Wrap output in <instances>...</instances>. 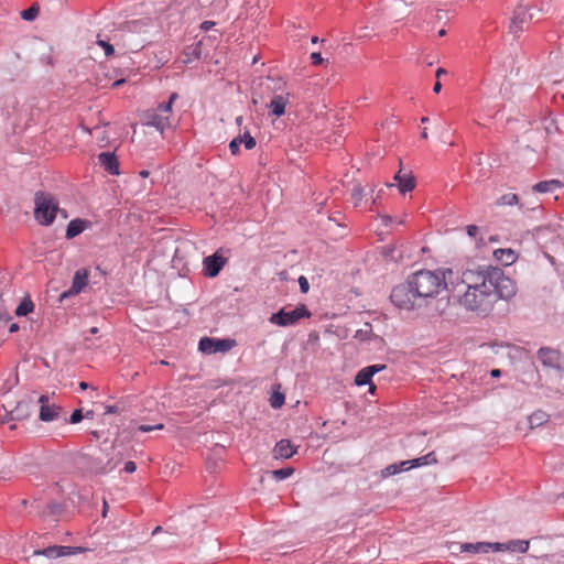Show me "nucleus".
<instances>
[{
  "instance_id": "nucleus-1",
  "label": "nucleus",
  "mask_w": 564,
  "mask_h": 564,
  "mask_svg": "<svg viewBox=\"0 0 564 564\" xmlns=\"http://www.w3.org/2000/svg\"><path fill=\"white\" fill-rule=\"evenodd\" d=\"M453 271L433 272L419 270L408 276L404 283L394 286L390 300L400 310L413 311L426 304L427 299L436 296L441 288H446V276Z\"/></svg>"
},
{
  "instance_id": "nucleus-2",
  "label": "nucleus",
  "mask_w": 564,
  "mask_h": 564,
  "mask_svg": "<svg viewBox=\"0 0 564 564\" xmlns=\"http://www.w3.org/2000/svg\"><path fill=\"white\" fill-rule=\"evenodd\" d=\"M59 207L57 200L48 193L39 191L34 195V218L42 226H50L56 218Z\"/></svg>"
},
{
  "instance_id": "nucleus-3",
  "label": "nucleus",
  "mask_w": 564,
  "mask_h": 564,
  "mask_svg": "<svg viewBox=\"0 0 564 564\" xmlns=\"http://www.w3.org/2000/svg\"><path fill=\"white\" fill-rule=\"evenodd\" d=\"M495 296V293H491L489 288H484L479 291H466L460 297V303L469 311L488 315L496 303Z\"/></svg>"
},
{
  "instance_id": "nucleus-4",
  "label": "nucleus",
  "mask_w": 564,
  "mask_h": 564,
  "mask_svg": "<svg viewBox=\"0 0 564 564\" xmlns=\"http://www.w3.org/2000/svg\"><path fill=\"white\" fill-rule=\"evenodd\" d=\"M489 290L495 293V301L509 300L516 295V283L505 275L502 269L492 267L491 275H489Z\"/></svg>"
},
{
  "instance_id": "nucleus-5",
  "label": "nucleus",
  "mask_w": 564,
  "mask_h": 564,
  "mask_svg": "<svg viewBox=\"0 0 564 564\" xmlns=\"http://www.w3.org/2000/svg\"><path fill=\"white\" fill-rule=\"evenodd\" d=\"M492 265H478L476 269H467L462 274V282L466 284V291H479L484 288H490L489 275H491Z\"/></svg>"
},
{
  "instance_id": "nucleus-6",
  "label": "nucleus",
  "mask_w": 564,
  "mask_h": 564,
  "mask_svg": "<svg viewBox=\"0 0 564 564\" xmlns=\"http://www.w3.org/2000/svg\"><path fill=\"white\" fill-rule=\"evenodd\" d=\"M310 316L311 312L307 310L306 305L300 304L292 311H286L285 308L279 310L271 314L269 322L281 327H286L295 325L301 318H308Z\"/></svg>"
},
{
  "instance_id": "nucleus-7",
  "label": "nucleus",
  "mask_w": 564,
  "mask_h": 564,
  "mask_svg": "<svg viewBox=\"0 0 564 564\" xmlns=\"http://www.w3.org/2000/svg\"><path fill=\"white\" fill-rule=\"evenodd\" d=\"M237 345L231 338L203 337L198 343V349L205 355L227 352Z\"/></svg>"
},
{
  "instance_id": "nucleus-8",
  "label": "nucleus",
  "mask_w": 564,
  "mask_h": 564,
  "mask_svg": "<svg viewBox=\"0 0 564 564\" xmlns=\"http://www.w3.org/2000/svg\"><path fill=\"white\" fill-rule=\"evenodd\" d=\"M74 465L89 475H105L104 463L100 458L86 453H77L73 458Z\"/></svg>"
},
{
  "instance_id": "nucleus-9",
  "label": "nucleus",
  "mask_w": 564,
  "mask_h": 564,
  "mask_svg": "<svg viewBox=\"0 0 564 564\" xmlns=\"http://www.w3.org/2000/svg\"><path fill=\"white\" fill-rule=\"evenodd\" d=\"M225 252L226 251L223 248H220L213 254L204 258L203 265L205 276L215 278L220 273L224 265L228 261V258L225 256Z\"/></svg>"
},
{
  "instance_id": "nucleus-10",
  "label": "nucleus",
  "mask_w": 564,
  "mask_h": 564,
  "mask_svg": "<svg viewBox=\"0 0 564 564\" xmlns=\"http://www.w3.org/2000/svg\"><path fill=\"white\" fill-rule=\"evenodd\" d=\"M538 358L543 367L554 369L560 373L564 371V358L558 350L542 347L538 350Z\"/></svg>"
},
{
  "instance_id": "nucleus-11",
  "label": "nucleus",
  "mask_w": 564,
  "mask_h": 564,
  "mask_svg": "<svg viewBox=\"0 0 564 564\" xmlns=\"http://www.w3.org/2000/svg\"><path fill=\"white\" fill-rule=\"evenodd\" d=\"M85 549L80 546H65V545H52L43 550H36L33 552L32 557L39 558L41 556L47 560L57 558L62 556L74 555L84 552Z\"/></svg>"
},
{
  "instance_id": "nucleus-12",
  "label": "nucleus",
  "mask_w": 564,
  "mask_h": 564,
  "mask_svg": "<svg viewBox=\"0 0 564 564\" xmlns=\"http://www.w3.org/2000/svg\"><path fill=\"white\" fill-rule=\"evenodd\" d=\"M88 282V272L85 269L77 270L74 274L72 286L63 292L59 297L58 302L64 303L66 300L79 294L83 289L87 285Z\"/></svg>"
},
{
  "instance_id": "nucleus-13",
  "label": "nucleus",
  "mask_w": 564,
  "mask_h": 564,
  "mask_svg": "<svg viewBox=\"0 0 564 564\" xmlns=\"http://www.w3.org/2000/svg\"><path fill=\"white\" fill-rule=\"evenodd\" d=\"M532 19L533 14L529 12L528 6L519 4L513 11V17L509 26L510 32L514 34V36H518V33L523 30V24Z\"/></svg>"
},
{
  "instance_id": "nucleus-14",
  "label": "nucleus",
  "mask_w": 564,
  "mask_h": 564,
  "mask_svg": "<svg viewBox=\"0 0 564 564\" xmlns=\"http://www.w3.org/2000/svg\"><path fill=\"white\" fill-rule=\"evenodd\" d=\"M33 405V398L31 395H28L24 399L20 400L12 410L7 411V416L10 420L15 421L25 420L30 416Z\"/></svg>"
},
{
  "instance_id": "nucleus-15",
  "label": "nucleus",
  "mask_w": 564,
  "mask_h": 564,
  "mask_svg": "<svg viewBox=\"0 0 564 564\" xmlns=\"http://www.w3.org/2000/svg\"><path fill=\"white\" fill-rule=\"evenodd\" d=\"M519 380L527 386H540L541 376L533 361L524 362L523 370Z\"/></svg>"
},
{
  "instance_id": "nucleus-16",
  "label": "nucleus",
  "mask_w": 564,
  "mask_h": 564,
  "mask_svg": "<svg viewBox=\"0 0 564 564\" xmlns=\"http://www.w3.org/2000/svg\"><path fill=\"white\" fill-rule=\"evenodd\" d=\"M297 447L290 440L283 438L279 441L273 448V456L276 459L291 458L296 453Z\"/></svg>"
},
{
  "instance_id": "nucleus-17",
  "label": "nucleus",
  "mask_w": 564,
  "mask_h": 564,
  "mask_svg": "<svg viewBox=\"0 0 564 564\" xmlns=\"http://www.w3.org/2000/svg\"><path fill=\"white\" fill-rule=\"evenodd\" d=\"M393 181L397 183L399 192L402 195H405L408 192H412L415 188V178L412 173L402 174V170H400L394 175Z\"/></svg>"
},
{
  "instance_id": "nucleus-18",
  "label": "nucleus",
  "mask_w": 564,
  "mask_h": 564,
  "mask_svg": "<svg viewBox=\"0 0 564 564\" xmlns=\"http://www.w3.org/2000/svg\"><path fill=\"white\" fill-rule=\"evenodd\" d=\"M144 124L163 132L165 128L170 127V119L167 116L151 111L147 113Z\"/></svg>"
},
{
  "instance_id": "nucleus-19",
  "label": "nucleus",
  "mask_w": 564,
  "mask_h": 564,
  "mask_svg": "<svg viewBox=\"0 0 564 564\" xmlns=\"http://www.w3.org/2000/svg\"><path fill=\"white\" fill-rule=\"evenodd\" d=\"M98 160L100 164L104 166L105 171H107L109 174H119V162L115 153L101 152L98 155Z\"/></svg>"
},
{
  "instance_id": "nucleus-20",
  "label": "nucleus",
  "mask_w": 564,
  "mask_h": 564,
  "mask_svg": "<svg viewBox=\"0 0 564 564\" xmlns=\"http://www.w3.org/2000/svg\"><path fill=\"white\" fill-rule=\"evenodd\" d=\"M62 408L55 404L40 406L39 419L43 422H52L58 419Z\"/></svg>"
},
{
  "instance_id": "nucleus-21",
  "label": "nucleus",
  "mask_w": 564,
  "mask_h": 564,
  "mask_svg": "<svg viewBox=\"0 0 564 564\" xmlns=\"http://www.w3.org/2000/svg\"><path fill=\"white\" fill-rule=\"evenodd\" d=\"M562 186L563 183L558 180H547L536 183L532 191L536 193H553Z\"/></svg>"
},
{
  "instance_id": "nucleus-22",
  "label": "nucleus",
  "mask_w": 564,
  "mask_h": 564,
  "mask_svg": "<svg viewBox=\"0 0 564 564\" xmlns=\"http://www.w3.org/2000/svg\"><path fill=\"white\" fill-rule=\"evenodd\" d=\"M86 220L79 218L70 220L67 225L65 237L67 239H73L80 235L86 229Z\"/></svg>"
},
{
  "instance_id": "nucleus-23",
  "label": "nucleus",
  "mask_w": 564,
  "mask_h": 564,
  "mask_svg": "<svg viewBox=\"0 0 564 564\" xmlns=\"http://www.w3.org/2000/svg\"><path fill=\"white\" fill-rule=\"evenodd\" d=\"M406 463H408L406 469H412V468H416V467H421V466L436 464L437 459H436L435 453L430 452L424 456L406 460Z\"/></svg>"
},
{
  "instance_id": "nucleus-24",
  "label": "nucleus",
  "mask_w": 564,
  "mask_h": 564,
  "mask_svg": "<svg viewBox=\"0 0 564 564\" xmlns=\"http://www.w3.org/2000/svg\"><path fill=\"white\" fill-rule=\"evenodd\" d=\"M494 257L505 265L512 264L518 258L517 253L512 249H497L494 251Z\"/></svg>"
},
{
  "instance_id": "nucleus-25",
  "label": "nucleus",
  "mask_w": 564,
  "mask_h": 564,
  "mask_svg": "<svg viewBox=\"0 0 564 564\" xmlns=\"http://www.w3.org/2000/svg\"><path fill=\"white\" fill-rule=\"evenodd\" d=\"M286 99L281 95H275L269 107L271 108V112L275 117H281L285 112Z\"/></svg>"
},
{
  "instance_id": "nucleus-26",
  "label": "nucleus",
  "mask_w": 564,
  "mask_h": 564,
  "mask_svg": "<svg viewBox=\"0 0 564 564\" xmlns=\"http://www.w3.org/2000/svg\"><path fill=\"white\" fill-rule=\"evenodd\" d=\"M488 546L486 542L462 543L458 545V549L462 553H487Z\"/></svg>"
},
{
  "instance_id": "nucleus-27",
  "label": "nucleus",
  "mask_w": 564,
  "mask_h": 564,
  "mask_svg": "<svg viewBox=\"0 0 564 564\" xmlns=\"http://www.w3.org/2000/svg\"><path fill=\"white\" fill-rule=\"evenodd\" d=\"M530 542L528 540H510L506 542V551L516 553L528 552Z\"/></svg>"
},
{
  "instance_id": "nucleus-28",
  "label": "nucleus",
  "mask_w": 564,
  "mask_h": 564,
  "mask_svg": "<svg viewBox=\"0 0 564 564\" xmlns=\"http://www.w3.org/2000/svg\"><path fill=\"white\" fill-rule=\"evenodd\" d=\"M406 467H408L406 460L391 464L381 470V477L388 478L390 476L397 475L403 470H408Z\"/></svg>"
},
{
  "instance_id": "nucleus-29",
  "label": "nucleus",
  "mask_w": 564,
  "mask_h": 564,
  "mask_svg": "<svg viewBox=\"0 0 564 564\" xmlns=\"http://www.w3.org/2000/svg\"><path fill=\"white\" fill-rule=\"evenodd\" d=\"M64 510L62 503L57 501H51L47 506L41 511L42 517H53L54 519L59 516Z\"/></svg>"
},
{
  "instance_id": "nucleus-30",
  "label": "nucleus",
  "mask_w": 564,
  "mask_h": 564,
  "mask_svg": "<svg viewBox=\"0 0 564 564\" xmlns=\"http://www.w3.org/2000/svg\"><path fill=\"white\" fill-rule=\"evenodd\" d=\"M372 377L369 375V372L366 370V368H362L359 370L355 377V383L359 387L369 384L370 389L369 391L373 393L375 386L371 383Z\"/></svg>"
},
{
  "instance_id": "nucleus-31",
  "label": "nucleus",
  "mask_w": 564,
  "mask_h": 564,
  "mask_svg": "<svg viewBox=\"0 0 564 564\" xmlns=\"http://www.w3.org/2000/svg\"><path fill=\"white\" fill-rule=\"evenodd\" d=\"M33 310L34 303L30 297H24L15 308V314L18 316H26L29 313L33 312Z\"/></svg>"
},
{
  "instance_id": "nucleus-32",
  "label": "nucleus",
  "mask_w": 564,
  "mask_h": 564,
  "mask_svg": "<svg viewBox=\"0 0 564 564\" xmlns=\"http://www.w3.org/2000/svg\"><path fill=\"white\" fill-rule=\"evenodd\" d=\"M549 415L543 411H536L529 416L530 427H538L543 423L547 422Z\"/></svg>"
},
{
  "instance_id": "nucleus-33",
  "label": "nucleus",
  "mask_w": 564,
  "mask_h": 564,
  "mask_svg": "<svg viewBox=\"0 0 564 564\" xmlns=\"http://www.w3.org/2000/svg\"><path fill=\"white\" fill-rule=\"evenodd\" d=\"M267 473L270 474L276 480H284L293 475L294 468L285 467V468H280V469H275L272 471H267Z\"/></svg>"
},
{
  "instance_id": "nucleus-34",
  "label": "nucleus",
  "mask_w": 564,
  "mask_h": 564,
  "mask_svg": "<svg viewBox=\"0 0 564 564\" xmlns=\"http://www.w3.org/2000/svg\"><path fill=\"white\" fill-rule=\"evenodd\" d=\"M372 335V326L369 323H365L364 327L358 329L355 334V338L360 341H366L371 338Z\"/></svg>"
},
{
  "instance_id": "nucleus-35",
  "label": "nucleus",
  "mask_w": 564,
  "mask_h": 564,
  "mask_svg": "<svg viewBox=\"0 0 564 564\" xmlns=\"http://www.w3.org/2000/svg\"><path fill=\"white\" fill-rule=\"evenodd\" d=\"M19 383V375L15 372L12 378H8L2 386L0 387V393L1 394H8L13 387H15Z\"/></svg>"
},
{
  "instance_id": "nucleus-36",
  "label": "nucleus",
  "mask_w": 564,
  "mask_h": 564,
  "mask_svg": "<svg viewBox=\"0 0 564 564\" xmlns=\"http://www.w3.org/2000/svg\"><path fill=\"white\" fill-rule=\"evenodd\" d=\"M498 206H512L518 204V196L512 193H508L502 195L498 200L496 202Z\"/></svg>"
},
{
  "instance_id": "nucleus-37",
  "label": "nucleus",
  "mask_w": 564,
  "mask_h": 564,
  "mask_svg": "<svg viewBox=\"0 0 564 564\" xmlns=\"http://www.w3.org/2000/svg\"><path fill=\"white\" fill-rule=\"evenodd\" d=\"M121 460H122V455L118 454L116 456L110 457L106 463H104L105 475L109 474L115 468H117V466L121 463Z\"/></svg>"
},
{
  "instance_id": "nucleus-38",
  "label": "nucleus",
  "mask_w": 564,
  "mask_h": 564,
  "mask_svg": "<svg viewBox=\"0 0 564 564\" xmlns=\"http://www.w3.org/2000/svg\"><path fill=\"white\" fill-rule=\"evenodd\" d=\"M117 39V33L113 34L112 37H110L108 41L107 40H101L98 37L97 40V45H99L100 47H102L105 50V54L106 56H111L115 54V47L112 44L109 43L110 40H116Z\"/></svg>"
},
{
  "instance_id": "nucleus-39",
  "label": "nucleus",
  "mask_w": 564,
  "mask_h": 564,
  "mask_svg": "<svg viewBox=\"0 0 564 564\" xmlns=\"http://www.w3.org/2000/svg\"><path fill=\"white\" fill-rule=\"evenodd\" d=\"M284 401H285L284 394L279 391L273 392L272 395L270 397V405L273 409L281 408L284 404Z\"/></svg>"
},
{
  "instance_id": "nucleus-40",
  "label": "nucleus",
  "mask_w": 564,
  "mask_h": 564,
  "mask_svg": "<svg viewBox=\"0 0 564 564\" xmlns=\"http://www.w3.org/2000/svg\"><path fill=\"white\" fill-rule=\"evenodd\" d=\"M39 14V7L33 4L21 12V18L25 21H33Z\"/></svg>"
},
{
  "instance_id": "nucleus-41",
  "label": "nucleus",
  "mask_w": 564,
  "mask_h": 564,
  "mask_svg": "<svg viewBox=\"0 0 564 564\" xmlns=\"http://www.w3.org/2000/svg\"><path fill=\"white\" fill-rule=\"evenodd\" d=\"M143 25L142 21L134 20V21H128L121 24L120 30L124 32H135Z\"/></svg>"
},
{
  "instance_id": "nucleus-42",
  "label": "nucleus",
  "mask_w": 564,
  "mask_h": 564,
  "mask_svg": "<svg viewBox=\"0 0 564 564\" xmlns=\"http://www.w3.org/2000/svg\"><path fill=\"white\" fill-rule=\"evenodd\" d=\"M241 143L245 144L247 150H251L256 147V139L250 134L249 131H245L243 135H241Z\"/></svg>"
},
{
  "instance_id": "nucleus-43",
  "label": "nucleus",
  "mask_w": 564,
  "mask_h": 564,
  "mask_svg": "<svg viewBox=\"0 0 564 564\" xmlns=\"http://www.w3.org/2000/svg\"><path fill=\"white\" fill-rule=\"evenodd\" d=\"M362 196H364V188L360 185L354 186V188L351 191V198L354 199V203L356 206L362 199Z\"/></svg>"
},
{
  "instance_id": "nucleus-44",
  "label": "nucleus",
  "mask_w": 564,
  "mask_h": 564,
  "mask_svg": "<svg viewBox=\"0 0 564 564\" xmlns=\"http://www.w3.org/2000/svg\"><path fill=\"white\" fill-rule=\"evenodd\" d=\"M241 144V135L234 138L229 143V150L232 154H237L239 152V148Z\"/></svg>"
},
{
  "instance_id": "nucleus-45",
  "label": "nucleus",
  "mask_w": 564,
  "mask_h": 564,
  "mask_svg": "<svg viewBox=\"0 0 564 564\" xmlns=\"http://www.w3.org/2000/svg\"><path fill=\"white\" fill-rule=\"evenodd\" d=\"M84 419L82 409H76L69 416L70 424H77Z\"/></svg>"
},
{
  "instance_id": "nucleus-46",
  "label": "nucleus",
  "mask_w": 564,
  "mask_h": 564,
  "mask_svg": "<svg viewBox=\"0 0 564 564\" xmlns=\"http://www.w3.org/2000/svg\"><path fill=\"white\" fill-rule=\"evenodd\" d=\"M488 546V551L491 550L494 552H505L506 551V543L500 542H486Z\"/></svg>"
},
{
  "instance_id": "nucleus-47",
  "label": "nucleus",
  "mask_w": 564,
  "mask_h": 564,
  "mask_svg": "<svg viewBox=\"0 0 564 564\" xmlns=\"http://www.w3.org/2000/svg\"><path fill=\"white\" fill-rule=\"evenodd\" d=\"M366 370L369 372L371 377H373L376 373L380 372L386 368V365H371L368 367H365Z\"/></svg>"
},
{
  "instance_id": "nucleus-48",
  "label": "nucleus",
  "mask_w": 564,
  "mask_h": 564,
  "mask_svg": "<svg viewBox=\"0 0 564 564\" xmlns=\"http://www.w3.org/2000/svg\"><path fill=\"white\" fill-rule=\"evenodd\" d=\"M299 285L302 293H307L310 290V283L307 279L303 275L299 278Z\"/></svg>"
},
{
  "instance_id": "nucleus-49",
  "label": "nucleus",
  "mask_w": 564,
  "mask_h": 564,
  "mask_svg": "<svg viewBox=\"0 0 564 564\" xmlns=\"http://www.w3.org/2000/svg\"><path fill=\"white\" fill-rule=\"evenodd\" d=\"M311 61L313 65H321L324 62V58L322 57L321 53L313 52L311 54Z\"/></svg>"
},
{
  "instance_id": "nucleus-50",
  "label": "nucleus",
  "mask_w": 564,
  "mask_h": 564,
  "mask_svg": "<svg viewBox=\"0 0 564 564\" xmlns=\"http://www.w3.org/2000/svg\"><path fill=\"white\" fill-rule=\"evenodd\" d=\"M171 111H172V107L167 102L160 104L158 109H156V112H159L161 115L169 113Z\"/></svg>"
},
{
  "instance_id": "nucleus-51",
  "label": "nucleus",
  "mask_w": 564,
  "mask_h": 564,
  "mask_svg": "<svg viewBox=\"0 0 564 564\" xmlns=\"http://www.w3.org/2000/svg\"><path fill=\"white\" fill-rule=\"evenodd\" d=\"M135 469H137V466H135V463H134V462L129 460V462H127V463L124 464L123 470H124L126 473L131 474V473H134V471H135Z\"/></svg>"
},
{
  "instance_id": "nucleus-52",
  "label": "nucleus",
  "mask_w": 564,
  "mask_h": 564,
  "mask_svg": "<svg viewBox=\"0 0 564 564\" xmlns=\"http://www.w3.org/2000/svg\"><path fill=\"white\" fill-rule=\"evenodd\" d=\"M466 230L469 237H475L478 232V227L476 225H468Z\"/></svg>"
},
{
  "instance_id": "nucleus-53",
  "label": "nucleus",
  "mask_w": 564,
  "mask_h": 564,
  "mask_svg": "<svg viewBox=\"0 0 564 564\" xmlns=\"http://www.w3.org/2000/svg\"><path fill=\"white\" fill-rule=\"evenodd\" d=\"M119 408L117 405H106L105 406V414H111V413H118Z\"/></svg>"
},
{
  "instance_id": "nucleus-54",
  "label": "nucleus",
  "mask_w": 564,
  "mask_h": 564,
  "mask_svg": "<svg viewBox=\"0 0 564 564\" xmlns=\"http://www.w3.org/2000/svg\"><path fill=\"white\" fill-rule=\"evenodd\" d=\"M7 321V312L3 307L2 301L0 300V323Z\"/></svg>"
},
{
  "instance_id": "nucleus-55",
  "label": "nucleus",
  "mask_w": 564,
  "mask_h": 564,
  "mask_svg": "<svg viewBox=\"0 0 564 564\" xmlns=\"http://www.w3.org/2000/svg\"><path fill=\"white\" fill-rule=\"evenodd\" d=\"M214 25H215V22H213V21H205V22H203V23H202L200 29H202V30H205V31H208V30H210Z\"/></svg>"
},
{
  "instance_id": "nucleus-56",
  "label": "nucleus",
  "mask_w": 564,
  "mask_h": 564,
  "mask_svg": "<svg viewBox=\"0 0 564 564\" xmlns=\"http://www.w3.org/2000/svg\"><path fill=\"white\" fill-rule=\"evenodd\" d=\"M40 403V406H44V405H50L48 403V397L46 394H42L40 398H39V401Z\"/></svg>"
},
{
  "instance_id": "nucleus-57",
  "label": "nucleus",
  "mask_w": 564,
  "mask_h": 564,
  "mask_svg": "<svg viewBox=\"0 0 564 564\" xmlns=\"http://www.w3.org/2000/svg\"><path fill=\"white\" fill-rule=\"evenodd\" d=\"M215 0H197L199 7L208 8L214 3Z\"/></svg>"
},
{
  "instance_id": "nucleus-58",
  "label": "nucleus",
  "mask_w": 564,
  "mask_h": 564,
  "mask_svg": "<svg viewBox=\"0 0 564 564\" xmlns=\"http://www.w3.org/2000/svg\"><path fill=\"white\" fill-rule=\"evenodd\" d=\"M393 251H394L393 247H386L384 251H383V254H384V257L393 258V256H392Z\"/></svg>"
},
{
  "instance_id": "nucleus-59",
  "label": "nucleus",
  "mask_w": 564,
  "mask_h": 564,
  "mask_svg": "<svg viewBox=\"0 0 564 564\" xmlns=\"http://www.w3.org/2000/svg\"><path fill=\"white\" fill-rule=\"evenodd\" d=\"M178 98V95L177 93H172L169 97V100L166 101L171 107L173 105V102Z\"/></svg>"
},
{
  "instance_id": "nucleus-60",
  "label": "nucleus",
  "mask_w": 564,
  "mask_h": 564,
  "mask_svg": "<svg viewBox=\"0 0 564 564\" xmlns=\"http://www.w3.org/2000/svg\"><path fill=\"white\" fill-rule=\"evenodd\" d=\"M126 83V78H119L111 84V88H117Z\"/></svg>"
},
{
  "instance_id": "nucleus-61",
  "label": "nucleus",
  "mask_w": 564,
  "mask_h": 564,
  "mask_svg": "<svg viewBox=\"0 0 564 564\" xmlns=\"http://www.w3.org/2000/svg\"><path fill=\"white\" fill-rule=\"evenodd\" d=\"M138 430L141 431V432H151V431H153V427H152V425H144L143 424V425H140L138 427Z\"/></svg>"
},
{
  "instance_id": "nucleus-62",
  "label": "nucleus",
  "mask_w": 564,
  "mask_h": 564,
  "mask_svg": "<svg viewBox=\"0 0 564 564\" xmlns=\"http://www.w3.org/2000/svg\"><path fill=\"white\" fill-rule=\"evenodd\" d=\"M441 89H442V84H441V82L437 79V80H436V83H435V84H434V86H433V91H434L435 94H438V93L441 91Z\"/></svg>"
},
{
  "instance_id": "nucleus-63",
  "label": "nucleus",
  "mask_w": 564,
  "mask_h": 564,
  "mask_svg": "<svg viewBox=\"0 0 564 564\" xmlns=\"http://www.w3.org/2000/svg\"><path fill=\"white\" fill-rule=\"evenodd\" d=\"M446 74H447V70L445 68H442V67L437 68L436 73H435L437 78H440L441 76L446 75Z\"/></svg>"
},
{
  "instance_id": "nucleus-64",
  "label": "nucleus",
  "mask_w": 564,
  "mask_h": 564,
  "mask_svg": "<svg viewBox=\"0 0 564 564\" xmlns=\"http://www.w3.org/2000/svg\"><path fill=\"white\" fill-rule=\"evenodd\" d=\"M490 376H491L492 378H499V377L501 376V370H500V369H492V370L490 371Z\"/></svg>"
}]
</instances>
